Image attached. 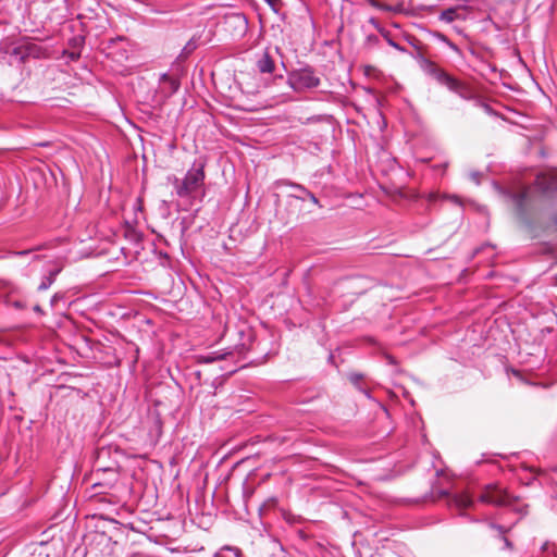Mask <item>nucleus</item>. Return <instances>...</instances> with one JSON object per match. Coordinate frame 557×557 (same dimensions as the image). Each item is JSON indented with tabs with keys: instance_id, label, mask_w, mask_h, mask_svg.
Here are the masks:
<instances>
[{
	"instance_id": "nucleus-1",
	"label": "nucleus",
	"mask_w": 557,
	"mask_h": 557,
	"mask_svg": "<svg viewBox=\"0 0 557 557\" xmlns=\"http://www.w3.org/2000/svg\"><path fill=\"white\" fill-rule=\"evenodd\" d=\"M238 335L239 341L234 347L198 355L197 361L199 363L209 364L232 359L234 364H238L240 360L248 358L250 362H255L260 358L267 357L268 352L264 349H259L261 343L258 341L253 329L249 326L239 329Z\"/></svg>"
},
{
	"instance_id": "nucleus-2",
	"label": "nucleus",
	"mask_w": 557,
	"mask_h": 557,
	"mask_svg": "<svg viewBox=\"0 0 557 557\" xmlns=\"http://www.w3.org/2000/svg\"><path fill=\"white\" fill-rule=\"evenodd\" d=\"M206 163V159L199 157L194 161L184 178L181 180L175 175L168 176V182L174 186L175 193L180 198L191 197L195 191L203 186Z\"/></svg>"
},
{
	"instance_id": "nucleus-3",
	"label": "nucleus",
	"mask_w": 557,
	"mask_h": 557,
	"mask_svg": "<svg viewBox=\"0 0 557 557\" xmlns=\"http://www.w3.org/2000/svg\"><path fill=\"white\" fill-rule=\"evenodd\" d=\"M421 70L430 77L435 79L438 84L445 86L451 92L458 95L460 98L465 100H470L473 98V92L470 87L448 74L444 69L440 67L435 62L431 61L426 58H421L419 61Z\"/></svg>"
},
{
	"instance_id": "nucleus-4",
	"label": "nucleus",
	"mask_w": 557,
	"mask_h": 557,
	"mask_svg": "<svg viewBox=\"0 0 557 557\" xmlns=\"http://www.w3.org/2000/svg\"><path fill=\"white\" fill-rule=\"evenodd\" d=\"M282 518L287 524L290 535L296 537L298 545H308L312 536V520L292 509L283 510Z\"/></svg>"
},
{
	"instance_id": "nucleus-5",
	"label": "nucleus",
	"mask_w": 557,
	"mask_h": 557,
	"mask_svg": "<svg viewBox=\"0 0 557 557\" xmlns=\"http://www.w3.org/2000/svg\"><path fill=\"white\" fill-rule=\"evenodd\" d=\"M8 53L11 63L23 64L28 59H40L44 54V49L35 42L23 41L9 50Z\"/></svg>"
},
{
	"instance_id": "nucleus-6",
	"label": "nucleus",
	"mask_w": 557,
	"mask_h": 557,
	"mask_svg": "<svg viewBox=\"0 0 557 557\" xmlns=\"http://www.w3.org/2000/svg\"><path fill=\"white\" fill-rule=\"evenodd\" d=\"M479 499L482 503L495 506H505L511 503V496L497 484L486 485Z\"/></svg>"
},
{
	"instance_id": "nucleus-7",
	"label": "nucleus",
	"mask_w": 557,
	"mask_h": 557,
	"mask_svg": "<svg viewBox=\"0 0 557 557\" xmlns=\"http://www.w3.org/2000/svg\"><path fill=\"white\" fill-rule=\"evenodd\" d=\"M181 87L180 79L168 73L160 74L159 87L157 90V101L163 102L176 94Z\"/></svg>"
},
{
	"instance_id": "nucleus-8",
	"label": "nucleus",
	"mask_w": 557,
	"mask_h": 557,
	"mask_svg": "<svg viewBox=\"0 0 557 557\" xmlns=\"http://www.w3.org/2000/svg\"><path fill=\"white\" fill-rule=\"evenodd\" d=\"M290 85L295 90H306L313 87V72L309 70H301L293 74L290 77Z\"/></svg>"
},
{
	"instance_id": "nucleus-9",
	"label": "nucleus",
	"mask_w": 557,
	"mask_h": 557,
	"mask_svg": "<svg viewBox=\"0 0 557 557\" xmlns=\"http://www.w3.org/2000/svg\"><path fill=\"white\" fill-rule=\"evenodd\" d=\"M244 366L240 364H233V366H220L219 370L223 373L221 375L215 376L212 380L208 379V385L213 389V394L223 385L224 381L231 376L232 374L236 373L239 369H242Z\"/></svg>"
},
{
	"instance_id": "nucleus-10",
	"label": "nucleus",
	"mask_w": 557,
	"mask_h": 557,
	"mask_svg": "<svg viewBox=\"0 0 557 557\" xmlns=\"http://www.w3.org/2000/svg\"><path fill=\"white\" fill-rule=\"evenodd\" d=\"M299 194L288 195V206L296 209L302 210L306 198H309L313 202V191L306 189L301 186H295Z\"/></svg>"
},
{
	"instance_id": "nucleus-11",
	"label": "nucleus",
	"mask_w": 557,
	"mask_h": 557,
	"mask_svg": "<svg viewBox=\"0 0 557 557\" xmlns=\"http://www.w3.org/2000/svg\"><path fill=\"white\" fill-rule=\"evenodd\" d=\"M61 267H53L49 269L41 277L40 284L37 287L38 292H44L50 288V286L55 282L58 275L61 273Z\"/></svg>"
},
{
	"instance_id": "nucleus-12",
	"label": "nucleus",
	"mask_w": 557,
	"mask_h": 557,
	"mask_svg": "<svg viewBox=\"0 0 557 557\" xmlns=\"http://www.w3.org/2000/svg\"><path fill=\"white\" fill-rule=\"evenodd\" d=\"M100 473L106 474L107 481H106V483L96 482V483H94V486L103 485V484L111 485L117 479L116 463L114 462L113 465H110V466H99L96 470V475H99Z\"/></svg>"
},
{
	"instance_id": "nucleus-13",
	"label": "nucleus",
	"mask_w": 557,
	"mask_h": 557,
	"mask_svg": "<svg viewBox=\"0 0 557 557\" xmlns=\"http://www.w3.org/2000/svg\"><path fill=\"white\" fill-rule=\"evenodd\" d=\"M449 505L458 509H466L473 505V499L468 493L454 494L449 499Z\"/></svg>"
},
{
	"instance_id": "nucleus-14",
	"label": "nucleus",
	"mask_w": 557,
	"mask_h": 557,
	"mask_svg": "<svg viewBox=\"0 0 557 557\" xmlns=\"http://www.w3.org/2000/svg\"><path fill=\"white\" fill-rule=\"evenodd\" d=\"M274 61L268 51H264L263 54L257 61V69L260 73H272L274 70Z\"/></svg>"
},
{
	"instance_id": "nucleus-15",
	"label": "nucleus",
	"mask_w": 557,
	"mask_h": 557,
	"mask_svg": "<svg viewBox=\"0 0 557 557\" xmlns=\"http://www.w3.org/2000/svg\"><path fill=\"white\" fill-rule=\"evenodd\" d=\"M212 557H244V554L239 547L225 545L216 550Z\"/></svg>"
},
{
	"instance_id": "nucleus-16",
	"label": "nucleus",
	"mask_w": 557,
	"mask_h": 557,
	"mask_svg": "<svg viewBox=\"0 0 557 557\" xmlns=\"http://www.w3.org/2000/svg\"><path fill=\"white\" fill-rule=\"evenodd\" d=\"M369 22L380 32V34L386 39L387 44L391 47H393L401 52L406 51V49L404 47L399 46L396 41H394V39H392V37L389 36V32L382 28L375 18L372 17V18H370Z\"/></svg>"
},
{
	"instance_id": "nucleus-17",
	"label": "nucleus",
	"mask_w": 557,
	"mask_h": 557,
	"mask_svg": "<svg viewBox=\"0 0 557 557\" xmlns=\"http://www.w3.org/2000/svg\"><path fill=\"white\" fill-rule=\"evenodd\" d=\"M508 195L511 198V200L516 203L517 208L519 210H522L523 206H524V201H525V199H527V197L529 195V190L527 188H524L521 191L509 193Z\"/></svg>"
},
{
	"instance_id": "nucleus-18",
	"label": "nucleus",
	"mask_w": 557,
	"mask_h": 557,
	"mask_svg": "<svg viewBox=\"0 0 557 557\" xmlns=\"http://www.w3.org/2000/svg\"><path fill=\"white\" fill-rule=\"evenodd\" d=\"M150 418H151V422H152V425L150 426V433H156L158 436H160L162 433V426H163V422H162V418H161L160 413L158 411H154Z\"/></svg>"
},
{
	"instance_id": "nucleus-19",
	"label": "nucleus",
	"mask_w": 557,
	"mask_h": 557,
	"mask_svg": "<svg viewBox=\"0 0 557 557\" xmlns=\"http://www.w3.org/2000/svg\"><path fill=\"white\" fill-rule=\"evenodd\" d=\"M457 11L458 8H448L442 11V13L440 14V21L445 23L454 22L458 17Z\"/></svg>"
},
{
	"instance_id": "nucleus-20",
	"label": "nucleus",
	"mask_w": 557,
	"mask_h": 557,
	"mask_svg": "<svg viewBox=\"0 0 557 557\" xmlns=\"http://www.w3.org/2000/svg\"><path fill=\"white\" fill-rule=\"evenodd\" d=\"M153 251L157 255L159 264L161 267H163V268H171L172 259H171L170 255L166 251L157 250V249H154Z\"/></svg>"
},
{
	"instance_id": "nucleus-21",
	"label": "nucleus",
	"mask_w": 557,
	"mask_h": 557,
	"mask_svg": "<svg viewBox=\"0 0 557 557\" xmlns=\"http://www.w3.org/2000/svg\"><path fill=\"white\" fill-rule=\"evenodd\" d=\"M363 379V375L360 374V373H350L349 374V381L360 391L362 392L364 395H367L369 397V392L367 389H364L362 386H361V380Z\"/></svg>"
},
{
	"instance_id": "nucleus-22",
	"label": "nucleus",
	"mask_w": 557,
	"mask_h": 557,
	"mask_svg": "<svg viewBox=\"0 0 557 557\" xmlns=\"http://www.w3.org/2000/svg\"><path fill=\"white\" fill-rule=\"evenodd\" d=\"M312 270H313V264H310L304 271V282H305V284L307 286V289L309 292L311 289V283L313 281Z\"/></svg>"
},
{
	"instance_id": "nucleus-23",
	"label": "nucleus",
	"mask_w": 557,
	"mask_h": 557,
	"mask_svg": "<svg viewBox=\"0 0 557 557\" xmlns=\"http://www.w3.org/2000/svg\"><path fill=\"white\" fill-rule=\"evenodd\" d=\"M322 122H325L332 129V133L335 132V127H334V121L332 119V116L327 115V116H315V125L317 124H320ZM332 137L335 138V134H332Z\"/></svg>"
},
{
	"instance_id": "nucleus-24",
	"label": "nucleus",
	"mask_w": 557,
	"mask_h": 557,
	"mask_svg": "<svg viewBox=\"0 0 557 557\" xmlns=\"http://www.w3.org/2000/svg\"><path fill=\"white\" fill-rule=\"evenodd\" d=\"M59 301H63V305L65 306L66 305V300H65V294L64 293H55L51 299H50V305L51 307L53 308H57L58 305H59Z\"/></svg>"
},
{
	"instance_id": "nucleus-25",
	"label": "nucleus",
	"mask_w": 557,
	"mask_h": 557,
	"mask_svg": "<svg viewBox=\"0 0 557 557\" xmlns=\"http://www.w3.org/2000/svg\"><path fill=\"white\" fill-rule=\"evenodd\" d=\"M38 248L34 249H23V250H10L7 255V257H25L30 255L33 251L37 250Z\"/></svg>"
},
{
	"instance_id": "nucleus-26",
	"label": "nucleus",
	"mask_w": 557,
	"mask_h": 557,
	"mask_svg": "<svg viewBox=\"0 0 557 557\" xmlns=\"http://www.w3.org/2000/svg\"><path fill=\"white\" fill-rule=\"evenodd\" d=\"M127 238L135 245H138L141 243L143 240V234L139 233V232H136V231H132L128 235H127Z\"/></svg>"
},
{
	"instance_id": "nucleus-27",
	"label": "nucleus",
	"mask_w": 557,
	"mask_h": 557,
	"mask_svg": "<svg viewBox=\"0 0 557 557\" xmlns=\"http://www.w3.org/2000/svg\"><path fill=\"white\" fill-rule=\"evenodd\" d=\"M193 374L195 375V379L199 385L208 384V379L202 380V373L200 370H196Z\"/></svg>"
},
{
	"instance_id": "nucleus-28",
	"label": "nucleus",
	"mask_w": 557,
	"mask_h": 557,
	"mask_svg": "<svg viewBox=\"0 0 557 557\" xmlns=\"http://www.w3.org/2000/svg\"><path fill=\"white\" fill-rule=\"evenodd\" d=\"M542 180H543V177H542V176H540V175H537L536 181H535V182H536L537 187H539L540 189H542L543 191H548V190L552 188V187H550V185H544V184L542 183Z\"/></svg>"
},
{
	"instance_id": "nucleus-29",
	"label": "nucleus",
	"mask_w": 557,
	"mask_h": 557,
	"mask_svg": "<svg viewBox=\"0 0 557 557\" xmlns=\"http://www.w3.org/2000/svg\"><path fill=\"white\" fill-rule=\"evenodd\" d=\"M109 454H110L109 448H106V447L100 448V449L98 450L97 462L99 463V462H100V460L102 459V457H103L104 455H109Z\"/></svg>"
},
{
	"instance_id": "nucleus-30",
	"label": "nucleus",
	"mask_w": 557,
	"mask_h": 557,
	"mask_svg": "<svg viewBox=\"0 0 557 557\" xmlns=\"http://www.w3.org/2000/svg\"><path fill=\"white\" fill-rule=\"evenodd\" d=\"M478 106L481 107L487 114H492L493 113V110L492 108L487 104V103H484V102H481V101H476Z\"/></svg>"
},
{
	"instance_id": "nucleus-31",
	"label": "nucleus",
	"mask_w": 557,
	"mask_h": 557,
	"mask_svg": "<svg viewBox=\"0 0 557 557\" xmlns=\"http://www.w3.org/2000/svg\"><path fill=\"white\" fill-rule=\"evenodd\" d=\"M166 147L170 152H173L177 147L176 141H166Z\"/></svg>"
},
{
	"instance_id": "nucleus-32",
	"label": "nucleus",
	"mask_w": 557,
	"mask_h": 557,
	"mask_svg": "<svg viewBox=\"0 0 557 557\" xmlns=\"http://www.w3.org/2000/svg\"><path fill=\"white\" fill-rule=\"evenodd\" d=\"M453 51L460 54V49L450 40L446 44Z\"/></svg>"
},
{
	"instance_id": "nucleus-33",
	"label": "nucleus",
	"mask_w": 557,
	"mask_h": 557,
	"mask_svg": "<svg viewBox=\"0 0 557 557\" xmlns=\"http://www.w3.org/2000/svg\"><path fill=\"white\" fill-rule=\"evenodd\" d=\"M480 176H481V173H479V172H473L470 174L471 180L474 181L475 184L480 183Z\"/></svg>"
},
{
	"instance_id": "nucleus-34",
	"label": "nucleus",
	"mask_w": 557,
	"mask_h": 557,
	"mask_svg": "<svg viewBox=\"0 0 557 557\" xmlns=\"http://www.w3.org/2000/svg\"><path fill=\"white\" fill-rule=\"evenodd\" d=\"M435 37L444 44H447L449 40L444 34L441 33H436Z\"/></svg>"
},
{
	"instance_id": "nucleus-35",
	"label": "nucleus",
	"mask_w": 557,
	"mask_h": 557,
	"mask_svg": "<svg viewBox=\"0 0 557 557\" xmlns=\"http://www.w3.org/2000/svg\"><path fill=\"white\" fill-rule=\"evenodd\" d=\"M52 141H37L36 145L39 147H50Z\"/></svg>"
},
{
	"instance_id": "nucleus-36",
	"label": "nucleus",
	"mask_w": 557,
	"mask_h": 557,
	"mask_svg": "<svg viewBox=\"0 0 557 557\" xmlns=\"http://www.w3.org/2000/svg\"><path fill=\"white\" fill-rule=\"evenodd\" d=\"M13 307L16 308V309H23L24 308V304L21 300H15L13 302Z\"/></svg>"
},
{
	"instance_id": "nucleus-37",
	"label": "nucleus",
	"mask_w": 557,
	"mask_h": 557,
	"mask_svg": "<svg viewBox=\"0 0 557 557\" xmlns=\"http://www.w3.org/2000/svg\"><path fill=\"white\" fill-rule=\"evenodd\" d=\"M269 5H271L272 8H274L280 0H264Z\"/></svg>"
},
{
	"instance_id": "nucleus-38",
	"label": "nucleus",
	"mask_w": 557,
	"mask_h": 557,
	"mask_svg": "<svg viewBox=\"0 0 557 557\" xmlns=\"http://www.w3.org/2000/svg\"><path fill=\"white\" fill-rule=\"evenodd\" d=\"M33 310H34L35 312H37V313H44V311H42V309H41V307H40L39 305H35V306H34V308H33Z\"/></svg>"
},
{
	"instance_id": "nucleus-39",
	"label": "nucleus",
	"mask_w": 557,
	"mask_h": 557,
	"mask_svg": "<svg viewBox=\"0 0 557 557\" xmlns=\"http://www.w3.org/2000/svg\"><path fill=\"white\" fill-rule=\"evenodd\" d=\"M312 399V396H308L307 398L299 399L298 403L300 404H308Z\"/></svg>"
},
{
	"instance_id": "nucleus-40",
	"label": "nucleus",
	"mask_w": 557,
	"mask_h": 557,
	"mask_svg": "<svg viewBox=\"0 0 557 557\" xmlns=\"http://www.w3.org/2000/svg\"><path fill=\"white\" fill-rule=\"evenodd\" d=\"M504 544L506 548H511V543L509 542L508 539L504 537Z\"/></svg>"
},
{
	"instance_id": "nucleus-41",
	"label": "nucleus",
	"mask_w": 557,
	"mask_h": 557,
	"mask_svg": "<svg viewBox=\"0 0 557 557\" xmlns=\"http://www.w3.org/2000/svg\"><path fill=\"white\" fill-rule=\"evenodd\" d=\"M372 4H373L374 7H376V8L384 9V10H388V8H387V7H382V5H380L379 3H376V2H373Z\"/></svg>"
},
{
	"instance_id": "nucleus-42",
	"label": "nucleus",
	"mask_w": 557,
	"mask_h": 557,
	"mask_svg": "<svg viewBox=\"0 0 557 557\" xmlns=\"http://www.w3.org/2000/svg\"><path fill=\"white\" fill-rule=\"evenodd\" d=\"M491 527H492V528H494V529L499 530L500 532H504V531H503V528H502L500 525L491 524Z\"/></svg>"
},
{
	"instance_id": "nucleus-43",
	"label": "nucleus",
	"mask_w": 557,
	"mask_h": 557,
	"mask_svg": "<svg viewBox=\"0 0 557 557\" xmlns=\"http://www.w3.org/2000/svg\"><path fill=\"white\" fill-rule=\"evenodd\" d=\"M140 143H141L143 147L145 148V143H146V141H145V140H141ZM148 143H149L151 146L153 145V141H148Z\"/></svg>"
},
{
	"instance_id": "nucleus-44",
	"label": "nucleus",
	"mask_w": 557,
	"mask_h": 557,
	"mask_svg": "<svg viewBox=\"0 0 557 557\" xmlns=\"http://www.w3.org/2000/svg\"><path fill=\"white\" fill-rule=\"evenodd\" d=\"M450 199L454 200L455 202H459V200L456 196H451Z\"/></svg>"
},
{
	"instance_id": "nucleus-45",
	"label": "nucleus",
	"mask_w": 557,
	"mask_h": 557,
	"mask_svg": "<svg viewBox=\"0 0 557 557\" xmlns=\"http://www.w3.org/2000/svg\"><path fill=\"white\" fill-rule=\"evenodd\" d=\"M239 143H240L242 145H244V146H249V145H248V141L242 140V141H239Z\"/></svg>"
},
{
	"instance_id": "nucleus-46",
	"label": "nucleus",
	"mask_w": 557,
	"mask_h": 557,
	"mask_svg": "<svg viewBox=\"0 0 557 557\" xmlns=\"http://www.w3.org/2000/svg\"><path fill=\"white\" fill-rule=\"evenodd\" d=\"M281 557H286L283 549H281Z\"/></svg>"
},
{
	"instance_id": "nucleus-47",
	"label": "nucleus",
	"mask_w": 557,
	"mask_h": 557,
	"mask_svg": "<svg viewBox=\"0 0 557 557\" xmlns=\"http://www.w3.org/2000/svg\"><path fill=\"white\" fill-rule=\"evenodd\" d=\"M314 84H315V87H318V85H319V79L318 78H315Z\"/></svg>"
}]
</instances>
